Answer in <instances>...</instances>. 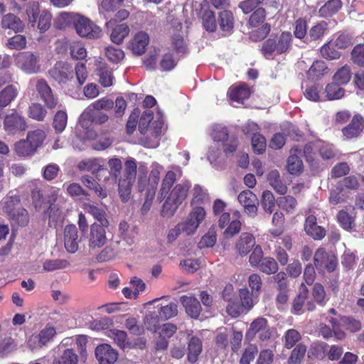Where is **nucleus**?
<instances>
[{"mask_svg": "<svg viewBox=\"0 0 364 364\" xmlns=\"http://www.w3.org/2000/svg\"><path fill=\"white\" fill-rule=\"evenodd\" d=\"M269 185L279 193L284 194L287 192V186L283 183L280 178L278 171L273 170L270 171L267 176Z\"/></svg>", "mask_w": 364, "mask_h": 364, "instance_id": "37998d69", "label": "nucleus"}, {"mask_svg": "<svg viewBox=\"0 0 364 364\" xmlns=\"http://www.w3.org/2000/svg\"><path fill=\"white\" fill-rule=\"evenodd\" d=\"M341 6L342 3L340 0H329L320 8L319 16L323 18L331 16L338 12Z\"/></svg>", "mask_w": 364, "mask_h": 364, "instance_id": "58836bf2", "label": "nucleus"}, {"mask_svg": "<svg viewBox=\"0 0 364 364\" xmlns=\"http://www.w3.org/2000/svg\"><path fill=\"white\" fill-rule=\"evenodd\" d=\"M218 23L225 35L232 33L234 28V16L229 11H223L219 14Z\"/></svg>", "mask_w": 364, "mask_h": 364, "instance_id": "2f4dec72", "label": "nucleus"}, {"mask_svg": "<svg viewBox=\"0 0 364 364\" xmlns=\"http://www.w3.org/2000/svg\"><path fill=\"white\" fill-rule=\"evenodd\" d=\"M181 301L186 313L191 318H196L199 316L201 311V306L196 298L194 296H182Z\"/></svg>", "mask_w": 364, "mask_h": 364, "instance_id": "bb28decb", "label": "nucleus"}, {"mask_svg": "<svg viewBox=\"0 0 364 364\" xmlns=\"http://www.w3.org/2000/svg\"><path fill=\"white\" fill-rule=\"evenodd\" d=\"M257 268L267 274H275L279 269L276 260L270 257L263 258Z\"/></svg>", "mask_w": 364, "mask_h": 364, "instance_id": "864d4df0", "label": "nucleus"}, {"mask_svg": "<svg viewBox=\"0 0 364 364\" xmlns=\"http://www.w3.org/2000/svg\"><path fill=\"white\" fill-rule=\"evenodd\" d=\"M120 245V242L118 241L112 242L100 252L97 256V259L103 262L113 259L118 254L121 253L122 250H125V247L118 248Z\"/></svg>", "mask_w": 364, "mask_h": 364, "instance_id": "7c9ffc66", "label": "nucleus"}, {"mask_svg": "<svg viewBox=\"0 0 364 364\" xmlns=\"http://www.w3.org/2000/svg\"><path fill=\"white\" fill-rule=\"evenodd\" d=\"M4 124L6 131L11 134L18 130H25L27 127L24 118L16 112L7 115Z\"/></svg>", "mask_w": 364, "mask_h": 364, "instance_id": "4be33fe9", "label": "nucleus"}, {"mask_svg": "<svg viewBox=\"0 0 364 364\" xmlns=\"http://www.w3.org/2000/svg\"><path fill=\"white\" fill-rule=\"evenodd\" d=\"M76 33L81 37L99 38L102 36V29L90 18L78 14L75 26Z\"/></svg>", "mask_w": 364, "mask_h": 364, "instance_id": "1a4fd4ad", "label": "nucleus"}, {"mask_svg": "<svg viewBox=\"0 0 364 364\" xmlns=\"http://www.w3.org/2000/svg\"><path fill=\"white\" fill-rule=\"evenodd\" d=\"M337 220L344 230L349 232L355 230V216L350 215L347 211L340 210L337 214Z\"/></svg>", "mask_w": 364, "mask_h": 364, "instance_id": "ea45409f", "label": "nucleus"}, {"mask_svg": "<svg viewBox=\"0 0 364 364\" xmlns=\"http://www.w3.org/2000/svg\"><path fill=\"white\" fill-rule=\"evenodd\" d=\"M46 138V134L43 130L36 129L28 132L26 139L29 141L31 146L37 151V149L41 146Z\"/></svg>", "mask_w": 364, "mask_h": 364, "instance_id": "a18cd8bd", "label": "nucleus"}, {"mask_svg": "<svg viewBox=\"0 0 364 364\" xmlns=\"http://www.w3.org/2000/svg\"><path fill=\"white\" fill-rule=\"evenodd\" d=\"M164 167L157 162H153L151 165V171L147 177V189H154L156 191L159 181L160 174Z\"/></svg>", "mask_w": 364, "mask_h": 364, "instance_id": "72a5a7b5", "label": "nucleus"}, {"mask_svg": "<svg viewBox=\"0 0 364 364\" xmlns=\"http://www.w3.org/2000/svg\"><path fill=\"white\" fill-rule=\"evenodd\" d=\"M38 335L46 346L49 342L52 341L55 336V328L51 323H48L39 331Z\"/></svg>", "mask_w": 364, "mask_h": 364, "instance_id": "69168bd1", "label": "nucleus"}, {"mask_svg": "<svg viewBox=\"0 0 364 364\" xmlns=\"http://www.w3.org/2000/svg\"><path fill=\"white\" fill-rule=\"evenodd\" d=\"M329 322L333 326L334 336L337 340H343L346 337L344 329L351 332L360 330V323L352 318L343 316L338 320L336 318H331Z\"/></svg>", "mask_w": 364, "mask_h": 364, "instance_id": "6e6552de", "label": "nucleus"}, {"mask_svg": "<svg viewBox=\"0 0 364 364\" xmlns=\"http://www.w3.org/2000/svg\"><path fill=\"white\" fill-rule=\"evenodd\" d=\"M29 85L35 87L41 100L49 109H53L58 104V100L54 97L50 87L43 78L33 77L29 81Z\"/></svg>", "mask_w": 364, "mask_h": 364, "instance_id": "9d476101", "label": "nucleus"}, {"mask_svg": "<svg viewBox=\"0 0 364 364\" xmlns=\"http://www.w3.org/2000/svg\"><path fill=\"white\" fill-rule=\"evenodd\" d=\"M364 127V120L360 115H355L350 123L343 129L342 132L346 139H353L359 136Z\"/></svg>", "mask_w": 364, "mask_h": 364, "instance_id": "5701e85b", "label": "nucleus"}, {"mask_svg": "<svg viewBox=\"0 0 364 364\" xmlns=\"http://www.w3.org/2000/svg\"><path fill=\"white\" fill-rule=\"evenodd\" d=\"M69 266V262L65 259H47L43 263V269L45 272H52L63 269Z\"/></svg>", "mask_w": 364, "mask_h": 364, "instance_id": "13d9d810", "label": "nucleus"}, {"mask_svg": "<svg viewBox=\"0 0 364 364\" xmlns=\"http://www.w3.org/2000/svg\"><path fill=\"white\" fill-rule=\"evenodd\" d=\"M209 200L207 191L199 185H196L193 189V198L191 205L205 203Z\"/></svg>", "mask_w": 364, "mask_h": 364, "instance_id": "4d7b16f0", "label": "nucleus"}, {"mask_svg": "<svg viewBox=\"0 0 364 364\" xmlns=\"http://www.w3.org/2000/svg\"><path fill=\"white\" fill-rule=\"evenodd\" d=\"M206 156L210 164L215 168H219L224 161L222 152L217 145L208 147Z\"/></svg>", "mask_w": 364, "mask_h": 364, "instance_id": "79ce46f5", "label": "nucleus"}, {"mask_svg": "<svg viewBox=\"0 0 364 364\" xmlns=\"http://www.w3.org/2000/svg\"><path fill=\"white\" fill-rule=\"evenodd\" d=\"M129 31V27L125 23L117 25L112 29L110 33V39L113 43L119 45L128 36Z\"/></svg>", "mask_w": 364, "mask_h": 364, "instance_id": "4c0bfd02", "label": "nucleus"}, {"mask_svg": "<svg viewBox=\"0 0 364 364\" xmlns=\"http://www.w3.org/2000/svg\"><path fill=\"white\" fill-rule=\"evenodd\" d=\"M78 13L61 12L55 19V26L58 29H65L70 26L75 27Z\"/></svg>", "mask_w": 364, "mask_h": 364, "instance_id": "c756f323", "label": "nucleus"}, {"mask_svg": "<svg viewBox=\"0 0 364 364\" xmlns=\"http://www.w3.org/2000/svg\"><path fill=\"white\" fill-rule=\"evenodd\" d=\"M68 115L65 111L60 110L54 116L53 127L57 133H61L67 126Z\"/></svg>", "mask_w": 364, "mask_h": 364, "instance_id": "5fc2aeb1", "label": "nucleus"}, {"mask_svg": "<svg viewBox=\"0 0 364 364\" xmlns=\"http://www.w3.org/2000/svg\"><path fill=\"white\" fill-rule=\"evenodd\" d=\"M108 225H97L94 223L90 228L87 235L88 247L90 250H95L102 247L107 242L106 228Z\"/></svg>", "mask_w": 364, "mask_h": 364, "instance_id": "9b49d317", "label": "nucleus"}, {"mask_svg": "<svg viewBox=\"0 0 364 364\" xmlns=\"http://www.w3.org/2000/svg\"><path fill=\"white\" fill-rule=\"evenodd\" d=\"M58 191L51 188L48 196V215L49 218L52 220H61L63 218L62 207L58 203H55L58 199Z\"/></svg>", "mask_w": 364, "mask_h": 364, "instance_id": "b1692460", "label": "nucleus"}, {"mask_svg": "<svg viewBox=\"0 0 364 364\" xmlns=\"http://www.w3.org/2000/svg\"><path fill=\"white\" fill-rule=\"evenodd\" d=\"M301 157L302 149L299 146L292 147L287 164V168L289 173L298 175L302 172L304 165Z\"/></svg>", "mask_w": 364, "mask_h": 364, "instance_id": "f3484780", "label": "nucleus"}, {"mask_svg": "<svg viewBox=\"0 0 364 364\" xmlns=\"http://www.w3.org/2000/svg\"><path fill=\"white\" fill-rule=\"evenodd\" d=\"M14 151L21 157L31 156L36 152L26 139L16 142L14 145Z\"/></svg>", "mask_w": 364, "mask_h": 364, "instance_id": "49530a36", "label": "nucleus"}, {"mask_svg": "<svg viewBox=\"0 0 364 364\" xmlns=\"http://www.w3.org/2000/svg\"><path fill=\"white\" fill-rule=\"evenodd\" d=\"M307 289L304 284H301L300 292L297 296L294 299L292 304V312L296 314H301L303 313V307L306 299Z\"/></svg>", "mask_w": 364, "mask_h": 364, "instance_id": "09e8293b", "label": "nucleus"}, {"mask_svg": "<svg viewBox=\"0 0 364 364\" xmlns=\"http://www.w3.org/2000/svg\"><path fill=\"white\" fill-rule=\"evenodd\" d=\"M351 79V72L350 68L345 65L340 68L333 76L334 82L340 85H346Z\"/></svg>", "mask_w": 364, "mask_h": 364, "instance_id": "680f3d73", "label": "nucleus"}, {"mask_svg": "<svg viewBox=\"0 0 364 364\" xmlns=\"http://www.w3.org/2000/svg\"><path fill=\"white\" fill-rule=\"evenodd\" d=\"M1 26L3 28H8L16 33L21 32L24 28L23 22L13 14H7L2 17Z\"/></svg>", "mask_w": 364, "mask_h": 364, "instance_id": "cd10ccee", "label": "nucleus"}, {"mask_svg": "<svg viewBox=\"0 0 364 364\" xmlns=\"http://www.w3.org/2000/svg\"><path fill=\"white\" fill-rule=\"evenodd\" d=\"M107 336L124 350L134 348L137 345L136 343H132L128 340L127 335L124 331L112 329L109 331Z\"/></svg>", "mask_w": 364, "mask_h": 364, "instance_id": "a878e982", "label": "nucleus"}, {"mask_svg": "<svg viewBox=\"0 0 364 364\" xmlns=\"http://www.w3.org/2000/svg\"><path fill=\"white\" fill-rule=\"evenodd\" d=\"M28 23L34 27L38 21V28L41 33L47 31L50 26L51 14L46 10L41 11L38 4L33 3L27 9Z\"/></svg>", "mask_w": 364, "mask_h": 364, "instance_id": "39448f33", "label": "nucleus"}, {"mask_svg": "<svg viewBox=\"0 0 364 364\" xmlns=\"http://www.w3.org/2000/svg\"><path fill=\"white\" fill-rule=\"evenodd\" d=\"M239 296L241 301V306L246 310L251 309L257 302V296L255 294H250L247 288L240 289L239 291Z\"/></svg>", "mask_w": 364, "mask_h": 364, "instance_id": "c03bdc74", "label": "nucleus"}, {"mask_svg": "<svg viewBox=\"0 0 364 364\" xmlns=\"http://www.w3.org/2000/svg\"><path fill=\"white\" fill-rule=\"evenodd\" d=\"M84 209L99 222L97 225H109V221L106 218L105 212L102 209L90 203H85Z\"/></svg>", "mask_w": 364, "mask_h": 364, "instance_id": "e433bc0d", "label": "nucleus"}, {"mask_svg": "<svg viewBox=\"0 0 364 364\" xmlns=\"http://www.w3.org/2000/svg\"><path fill=\"white\" fill-rule=\"evenodd\" d=\"M102 160L100 159H89L78 163L77 168L80 171H87L97 173L102 169Z\"/></svg>", "mask_w": 364, "mask_h": 364, "instance_id": "c9c22d12", "label": "nucleus"}, {"mask_svg": "<svg viewBox=\"0 0 364 364\" xmlns=\"http://www.w3.org/2000/svg\"><path fill=\"white\" fill-rule=\"evenodd\" d=\"M95 73L98 76V82L103 87H109L113 85L114 76L112 69L100 58L95 60Z\"/></svg>", "mask_w": 364, "mask_h": 364, "instance_id": "4468645a", "label": "nucleus"}, {"mask_svg": "<svg viewBox=\"0 0 364 364\" xmlns=\"http://www.w3.org/2000/svg\"><path fill=\"white\" fill-rule=\"evenodd\" d=\"M147 164L144 161L136 163L132 157H128L124 162L122 176L119 178V193L122 200L127 201L132 193V188L136 181V188L142 192L147 186Z\"/></svg>", "mask_w": 364, "mask_h": 364, "instance_id": "f03ea898", "label": "nucleus"}, {"mask_svg": "<svg viewBox=\"0 0 364 364\" xmlns=\"http://www.w3.org/2000/svg\"><path fill=\"white\" fill-rule=\"evenodd\" d=\"M205 218L206 211L203 207L200 205L193 207L186 220L181 221L183 232L186 235L195 234Z\"/></svg>", "mask_w": 364, "mask_h": 364, "instance_id": "0eeeda50", "label": "nucleus"}, {"mask_svg": "<svg viewBox=\"0 0 364 364\" xmlns=\"http://www.w3.org/2000/svg\"><path fill=\"white\" fill-rule=\"evenodd\" d=\"M48 75L59 83H66L73 77L72 67L66 63L58 62L48 71Z\"/></svg>", "mask_w": 364, "mask_h": 364, "instance_id": "2eb2a0df", "label": "nucleus"}, {"mask_svg": "<svg viewBox=\"0 0 364 364\" xmlns=\"http://www.w3.org/2000/svg\"><path fill=\"white\" fill-rule=\"evenodd\" d=\"M114 107V102L112 100L107 97H102L94 102H92L88 107L87 109L92 112V110L100 111L105 110L108 111Z\"/></svg>", "mask_w": 364, "mask_h": 364, "instance_id": "bf43d9fd", "label": "nucleus"}, {"mask_svg": "<svg viewBox=\"0 0 364 364\" xmlns=\"http://www.w3.org/2000/svg\"><path fill=\"white\" fill-rule=\"evenodd\" d=\"M41 58L30 51L20 52L14 56L15 65L28 75L37 74L41 70Z\"/></svg>", "mask_w": 364, "mask_h": 364, "instance_id": "20e7f679", "label": "nucleus"}, {"mask_svg": "<svg viewBox=\"0 0 364 364\" xmlns=\"http://www.w3.org/2000/svg\"><path fill=\"white\" fill-rule=\"evenodd\" d=\"M240 204L244 208L245 212L250 217H255L257 212L258 199L251 191H242L237 196Z\"/></svg>", "mask_w": 364, "mask_h": 364, "instance_id": "dca6fc26", "label": "nucleus"}, {"mask_svg": "<svg viewBox=\"0 0 364 364\" xmlns=\"http://www.w3.org/2000/svg\"><path fill=\"white\" fill-rule=\"evenodd\" d=\"M314 264L318 270L326 269L328 272H333L337 265L336 257L331 254L328 255L323 248H319L314 255Z\"/></svg>", "mask_w": 364, "mask_h": 364, "instance_id": "ddd939ff", "label": "nucleus"}, {"mask_svg": "<svg viewBox=\"0 0 364 364\" xmlns=\"http://www.w3.org/2000/svg\"><path fill=\"white\" fill-rule=\"evenodd\" d=\"M18 201L17 196L4 198L0 203V208L15 219L18 225L23 226L28 223V214L25 209H17Z\"/></svg>", "mask_w": 364, "mask_h": 364, "instance_id": "423d86ee", "label": "nucleus"}, {"mask_svg": "<svg viewBox=\"0 0 364 364\" xmlns=\"http://www.w3.org/2000/svg\"><path fill=\"white\" fill-rule=\"evenodd\" d=\"M201 350L202 343L200 340L196 337L191 338L188 344V360L192 363L196 362Z\"/></svg>", "mask_w": 364, "mask_h": 364, "instance_id": "8fccbe9b", "label": "nucleus"}, {"mask_svg": "<svg viewBox=\"0 0 364 364\" xmlns=\"http://www.w3.org/2000/svg\"><path fill=\"white\" fill-rule=\"evenodd\" d=\"M328 30V23L326 21H320L311 28L309 36L311 40L316 41L322 38Z\"/></svg>", "mask_w": 364, "mask_h": 364, "instance_id": "e2e57ef3", "label": "nucleus"}, {"mask_svg": "<svg viewBox=\"0 0 364 364\" xmlns=\"http://www.w3.org/2000/svg\"><path fill=\"white\" fill-rule=\"evenodd\" d=\"M95 356L100 364H114L118 358V353L110 345L104 343L97 346Z\"/></svg>", "mask_w": 364, "mask_h": 364, "instance_id": "a211bd4d", "label": "nucleus"}, {"mask_svg": "<svg viewBox=\"0 0 364 364\" xmlns=\"http://www.w3.org/2000/svg\"><path fill=\"white\" fill-rule=\"evenodd\" d=\"M210 136L214 141L222 144L224 153L227 156L232 154L237 148V137L233 134H230L225 126L221 124L213 125Z\"/></svg>", "mask_w": 364, "mask_h": 364, "instance_id": "7ed1b4c3", "label": "nucleus"}, {"mask_svg": "<svg viewBox=\"0 0 364 364\" xmlns=\"http://www.w3.org/2000/svg\"><path fill=\"white\" fill-rule=\"evenodd\" d=\"M18 91L16 86L11 85L6 87L0 92V109L9 105L18 95Z\"/></svg>", "mask_w": 364, "mask_h": 364, "instance_id": "f704fd0d", "label": "nucleus"}, {"mask_svg": "<svg viewBox=\"0 0 364 364\" xmlns=\"http://www.w3.org/2000/svg\"><path fill=\"white\" fill-rule=\"evenodd\" d=\"M91 112L87 108L81 114L79 118V125L86 130L85 138L88 140H92L96 138V132L91 128Z\"/></svg>", "mask_w": 364, "mask_h": 364, "instance_id": "473e14b6", "label": "nucleus"}, {"mask_svg": "<svg viewBox=\"0 0 364 364\" xmlns=\"http://www.w3.org/2000/svg\"><path fill=\"white\" fill-rule=\"evenodd\" d=\"M284 216L281 212H275L273 215L272 223L276 228L269 230L270 233L274 237L279 236L283 232V224Z\"/></svg>", "mask_w": 364, "mask_h": 364, "instance_id": "052dcab7", "label": "nucleus"}, {"mask_svg": "<svg viewBox=\"0 0 364 364\" xmlns=\"http://www.w3.org/2000/svg\"><path fill=\"white\" fill-rule=\"evenodd\" d=\"M358 261V257L350 250H346L341 256V264L346 269H353Z\"/></svg>", "mask_w": 364, "mask_h": 364, "instance_id": "338daca9", "label": "nucleus"}, {"mask_svg": "<svg viewBox=\"0 0 364 364\" xmlns=\"http://www.w3.org/2000/svg\"><path fill=\"white\" fill-rule=\"evenodd\" d=\"M261 341H266L271 337V331L267 326V321L264 318H257L253 321L246 332V338L252 340L256 335Z\"/></svg>", "mask_w": 364, "mask_h": 364, "instance_id": "f8f14e48", "label": "nucleus"}, {"mask_svg": "<svg viewBox=\"0 0 364 364\" xmlns=\"http://www.w3.org/2000/svg\"><path fill=\"white\" fill-rule=\"evenodd\" d=\"M304 230L314 240H321L326 234L324 229L316 225V218L313 215H309L306 218Z\"/></svg>", "mask_w": 364, "mask_h": 364, "instance_id": "393cba45", "label": "nucleus"}, {"mask_svg": "<svg viewBox=\"0 0 364 364\" xmlns=\"http://www.w3.org/2000/svg\"><path fill=\"white\" fill-rule=\"evenodd\" d=\"M327 73V66L323 61L317 60L315 61L309 70H308L307 75L312 80H316L323 76Z\"/></svg>", "mask_w": 364, "mask_h": 364, "instance_id": "de8ad7c7", "label": "nucleus"}, {"mask_svg": "<svg viewBox=\"0 0 364 364\" xmlns=\"http://www.w3.org/2000/svg\"><path fill=\"white\" fill-rule=\"evenodd\" d=\"M345 90L336 82L328 83L325 88V93L327 100H336L341 99L345 95Z\"/></svg>", "mask_w": 364, "mask_h": 364, "instance_id": "a19ab883", "label": "nucleus"}, {"mask_svg": "<svg viewBox=\"0 0 364 364\" xmlns=\"http://www.w3.org/2000/svg\"><path fill=\"white\" fill-rule=\"evenodd\" d=\"M153 130H151V140L143 141L144 146L148 148H156L159 145L158 137L161 132L162 123L161 122H154L152 124L154 126Z\"/></svg>", "mask_w": 364, "mask_h": 364, "instance_id": "6e6d98bb", "label": "nucleus"}, {"mask_svg": "<svg viewBox=\"0 0 364 364\" xmlns=\"http://www.w3.org/2000/svg\"><path fill=\"white\" fill-rule=\"evenodd\" d=\"M256 245L253 235L248 232L242 233L235 243L236 252L241 257L246 256Z\"/></svg>", "mask_w": 364, "mask_h": 364, "instance_id": "412c9836", "label": "nucleus"}, {"mask_svg": "<svg viewBox=\"0 0 364 364\" xmlns=\"http://www.w3.org/2000/svg\"><path fill=\"white\" fill-rule=\"evenodd\" d=\"M182 176V170L179 166H171L166 173L162 179L158 199L165 200L162 209L161 215L164 217H171L173 215L179 205L186 199L188 191L191 188V183L183 181L173 186L175 182Z\"/></svg>", "mask_w": 364, "mask_h": 364, "instance_id": "f257e3e1", "label": "nucleus"}, {"mask_svg": "<svg viewBox=\"0 0 364 364\" xmlns=\"http://www.w3.org/2000/svg\"><path fill=\"white\" fill-rule=\"evenodd\" d=\"M277 203L279 208L288 213H293L297 205L296 199L291 196H281L278 198Z\"/></svg>", "mask_w": 364, "mask_h": 364, "instance_id": "603ef678", "label": "nucleus"}, {"mask_svg": "<svg viewBox=\"0 0 364 364\" xmlns=\"http://www.w3.org/2000/svg\"><path fill=\"white\" fill-rule=\"evenodd\" d=\"M80 239L77 229L74 225H68L64 229V245L70 253H75L78 250Z\"/></svg>", "mask_w": 364, "mask_h": 364, "instance_id": "6ab92c4d", "label": "nucleus"}, {"mask_svg": "<svg viewBox=\"0 0 364 364\" xmlns=\"http://www.w3.org/2000/svg\"><path fill=\"white\" fill-rule=\"evenodd\" d=\"M149 43L148 34L144 31L137 32L129 43L128 48L136 55H141Z\"/></svg>", "mask_w": 364, "mask_h": 364, "instance_id": "aec40b11", "label": "nucleus"}, {"mask_svg": "<svg viewBox=\"0 0 364 364\" xmlns=\"http://www.w3.org/2000/svg\"><path fill=\"white\" fill-rule=\"evenodd\" d=\"M229 95L232 102L235 103L234 106H237L250 97V91L246 85H242L230 88Z\"/></svg>", "mask_w": 364, "mask_h": 364, "instance_id": "c85d7f7f", "label": "nucleus"}, {"mask_svg": "<svg viewBox=\"0 0 364 364\" xmlns=\"http://www.w3.org/2000/svg\"><path fill=\"white\" fill-rule=\"evenodd\" d=\"M81 182L90 190L94 191V192L100 198H105L107 196V193L104 191L102 187L98 184V183L94 180L90 176H83L81 178Z\"/></svg>", "mask_w": 364, "mask_h": 364, "instance_id": "3c124183", "label": "nucleus"}, {"mask_svg": "<svg viewBox=\"0 0 364 364\" xmlns=\"http://www.w3.org/2000/svg\"><path fill=\"white\" fill-rule=\"evenodd\" d=\"M105 55L109 61L117 63L124 58V53L120 48L108 46L105 48Z\"/></svg>", "mask_w": 364, "mask_h": 364, "instance_id": "774afa93", "label": "nucleus"}, {"mask_svg": "<svg viewBox=\"0 0 364 364\" xmlns=\"http://www.w3.org/2000/svg\"><path fill=\"white\" fill-rule=\"evenodd\" d=\"M261 205L267 213L270 215L273 212L275 205V198L271 191H264L263 192Z\"/></svg>", "mask_w": 364, "mask_h": 364, "instance_id": "0e129e2a", "label": "nucleus"}]
</instances>
